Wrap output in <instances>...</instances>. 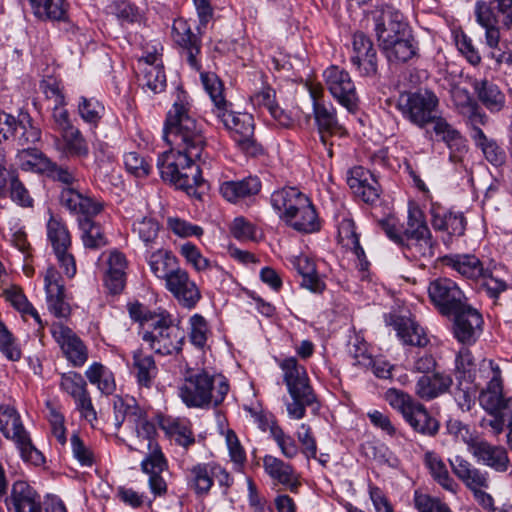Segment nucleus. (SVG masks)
I'll return each mask as SVG.
<instances>
[{
  "label": "nucleus",
  "mask_w": 512,
  "mask_h": 512,
  "mask_svg": "<svg viewBox=\"0 0 512 512\" xmlns=\"http://www.w3.org/2000/svg\"><path fill=\"white\" fill-rule=\"evenodd\" d=\"M170 145L184 146V151L165 153L162 157V179L189 197L202 200L205 181L201 169L193 158L200 156L203 146L202 136L188 138L187 141H171Z\"/></svg>",
  "instance_id": "obj_1"
},
{
  "label": "nucleus",
  "mask_w": 512,
  "mask_h": 512,
  "mask_svg": "<svg viewBox=\"0 0 512 512\" xmlns=\"http://www.w3.org/2000/svg\"><path fill=\"white\" fill-rule=\"evenodd\" d=\"M228 391L229 383L224 376L202 369L186 376L180 396L188 407L211 408L219 406Z\"/></svg>",
  "instance_id": "obj_2"
},
{
  "label": "nucleus",
  "mask_w": 512,
  "mask_h": 512,
  "mask_svg": "<svg viewBox=\"0 0 512 512\" xmlns=\"http://www.w3.org/2000/svg\"><path fill=\"white\" fill-rule=\"evenodd\" d=\"M278 365L292 399L286 404L288 416L291 419L300 420L305 417L307 407L318 404L307 370L295 357L283 358L278 361Z\"/></svg>",
  "instance_id": "obj_3"
},
{
  "label": "nucleus",
  "mask_w": 512,
  "mask_h": 512,
  "mask_svg": "<svg viewBox=\"0 0 512 512\" xmlns=\"http://www.w3.org/2000/svg\"><path fill=\"white\" fill-rule=\"evenodd\" d=\"M171 108L167 111L164 140L187 141L188 138L201 136L195 118L191 114V101L188 93L181 84H176L167 96Z\"/></svg>",
  "instance_id": "obj_4"
},
{
  "label": "nucleus",
  "mask_w": 512,
  "mask_h": 512,
  "mask_svg": "<svg viewBox=\"0 0 512 512\" xmlns=\"http://www.w3.org/2000/svg\"><path fill=\"white\" fill-rule=\"evenodd\" d=\"M477 22L485 29V40L489 48L495 49L500 42V30L512 27V0L477 1Z\"/></svg>",
  "instance_id": "obj_5"
},
{
  "label": "nucleus",
  "mask_w": 512,
  "mask_h": 512,
  "mask_svg": "<svg viewBox=\"0 0 512 512\" xmlns=\"http://www.w3.org/2000/svg\"><path fill=\"white\" fill-rule=\"evenodd\" d=\"M479 376L488 379L486 388L479 396L480 405L490 414H501L512 420V397L503 395L502 371L493 360L483 359L479 363Z\"/></svg>",
  "instance_id": "obj_6"
},
{
  "label": "nucleus",
  "mask_w": 512,
  "mask_h": 512,
  "mask_svg": "<svg viewBox=\"0 0 512 512\" xmlns=\"http://www.w3.org/2000/svg\"><path fill=\"white\" fill-rule=\"evenodd\" d=\"M157 424H160V417L150 418L145 411L133 424L137 437L148 442L149 453L141 462V470L149 476V486L155 496L160 494V447Z\"/></svg>",
  "instance_id": "obj_7"
},
{
  "label": "nucleus",
  "mask_w": 512,
  "mask_h": 512,
  "mask_svg": "<svg viewBox=\"0 0 512 512\" xmlns=\"http://www.w3.org/2000/svg\"><path fill=\"white\" fill-rule=\"evenodd\" d=\"M399 247L408 259H429L434 256L432 235L421 211H409L407 227Z\"/></svg>",
  "instance_id": "obj_8"
},
{
  "label": "nucleus",
  "mask_w": 512,
  "mask_h": 512,
  "mask_svg": "<svg viewBox=\"0 0 512 512\" xmlns=\"http://www.w3.org/2000/svg\"><path fill=\"white\" fill-rule=\"evenodd\" d=\"M0 431L16 444L24 461L34 465L44 461L42 453L32 444L19 413L11 405H0Z\"/></svg>",
  "instance_id": "obj_9"
},
{
  "label": "nucleus",
  "mask_w": 512,
  "mask_h": 512,
  "mask_svg": "<svg viewBox=\"0 0 512 512\" xmlns=\"http://www.w3.org/2000/svg\"><path fill=\"white\" fill-rule=\"evenodd\" d=\"M439 99L429 90L402 93L397 108L403 117L419 128H424L436 118Z\"/></svg>",
  "instance_id": "obj_10"
},
{
  "label": "nucleus",
  "mask_w": 512,
  "mask_h": 512,
  "mask_svg": "<svg viewBox=\"0 0 512 512\" xmlns=\"http://www.w3.org/2000/svg\"><path fill=\"white\" fill-rule=\"evenodd\" d=\"M227 106L215 116L230 133L236 145L247 155L256 156L262 149L254 139V119L248 113H236Z\"/></svg>",
  "instance_id": "obj_11"
},
{
  "label": "nucleus",
  "mask_w": 512,
  "mask_h": 512,
  "mask_svg": "<svg viewBox=\"0 0 512 512\" xmlns=\"http://www.w3.org/2000/svg\"><path fill=\"white\" fill-rule=\"evenodd\" d=\"M368 20L373 23V30L379 45L391 43L393 38L405 36L408 32V25L404 21L403 14L389 4L376 6L369 12Z\"/></svg>",
  "instance_id": "obj_12"
},
{
  "label": "nucleus",
  "mask_w": 512,
  "mask_h": 512,
  "mask_svg": "<svg viewBox=\"0 0 512 512\" xmlns=\"http://www.w3.org/2000/svg\"><path fill=\"white\" fill-rule=\"evenodd\" d=\"M325 85L331 96L348 111L356 109L358 95L350 74L338 66H330L324 71Z\"/></svg>",
  "instance_id": "obj_13"
},
{
  "label": "nucleus",
  "mask_w": 512,
  "mask_h": 512,
  "mask_svg": "<svg viewBox=\"0 0 512 512\" xmlns=\"http://www.w3.org/2000/svg\"><path fill=\"white\" fill-rule=\"evenodd\" d=\"M428 294L440 313L446 316L452 315L466 304L464 293L449 278H438L430 282Z\"/></svg>",
  "instance_id": "obj_14"
},
{
  "label": "nucleus",
  "mask_w": 512,
  "mask_h": 512,
  "mask_svg": "<svg viewBox=\"0 0 512 512\" xmlns=\"http://www.w3.org/2000/svg\"><path fill=\"white\" fill-rule=\"evenodd\" d=\"M60 204L80 220H90L103 211L104 204L98 199L74 187H64L59 196Z\"/></svg>",
  "instance_id": "obj_15"
},
{
  "label": "nucleus",
  "mask_w": 512,
  "mask_h": 512,
  "mask_svg": "<svg viewBox=\"0 0 512 512\" xmlns=\"http://www.w3.org/2000/svg\"><path fill=\"white\" fill-rule=\"evenodd\" d=\"M350 61L361 77L374 78L378 75L377 51L370 37L363 32L353 35Z\"/></svg>",
  "instance_id": "obj_16"
},
{
  "label": "nucleus",
  "mask_w": 512,
  "mask_h": 512,
  "mask_svg": "<svg viewBox=\"0 0 512 512\" xmlns=\"http://www.w3.org/2000/svg\"><path fill=\"white\" fill-rule=\"evenodd\" d=\"M51 332L63 355L73 367H82L87 362L88 348L71 328L62 323H54Z\"/></svg>",
  "instance_id": "obj_17"
},
{
  "label": "nucleus",
  "mask_w": 512,
  "mask_h": 512,
  "mask_svg": "<svg viewBox=\"0 0 512 512\" xmlns=\"http://www.w3.org/2000/svg\"><path fill=\"white\" fill-rule=\"evenodd\" d=\"M452 315L455 338L464 345L474 344L483 331L484 321L480 312L466 303Z\"/></svg>",
  "instance_id": "obj_18"
},
{
  "label": "nucleus",
  "mask_w": 512,
  "mask_h": 512,
  "mask_svg": "<svg viewBox=\"0 0 512 512\" xmlns=\"http://www.w3.org/2000/svg\"><path fill=\"white\" fill-rule=\"evenodd\" d=\"M44 284L48 310L58 318H67L71 314V307L65 300L64 283L55 267L47 268Z\"/></svg>",
  "instance_id": "obj_19"
},
{
  "label": "nucleus",
  "mask_w": 512,
  "mask_h": 512,
  "mask_svg": "<svg viewBox=\"0 0 512 512\" xmlns=\"http://www.w3.org/2000/svg\"><path fill=\"white\" fill-rule=\"evenodd\" d=\"M171 37L175 44L185 51L189 66L196 71H200L201 64L198 55L201 52V41L192 32L189 23L182 18L175 19L171 29Z\"/></svg>",
  "instance_id": "obj_20"
},
{
  "label": "nucleus",
  "mask_w": 512,
  "mask_h": 512,
  "mask_svg": "<svg viewBox=\"0 0 512 512\" xmlns=\"http://www.w3.org/2000/svg\"><path fill=\"white\" fill-rule=\"evenodd\" d=\"M431 225L436 231L445 233L450 239L465 234L467 220L462 212L452 211L438 203L430 207Z\"/></svg>",
  "instance_id": "obj_21"
},
{
  "label": "nucleus",
  "mask_w": 512,
  "mask_h": 512,
  "mask_svg": "<svg viewBox=\"0 0 512 512\" xmlns=\"http://www.w3.org/2000/svg\"><path fill=\"white\" fill-rule=\"evenodd\" d=\"M310 94L313 99V113L316 124L318 126L321 141L324 145H326L327 136L333 134H342L343 128L338 123L333 106L330 103H325L321 98V91L311 89Z\"/></svg>",
  "instance_id": "obj_22"
},
{
  "label": "nucleus",
  "mask_w": 512,
  "mask_h": 512,
  "mask_svg": "<svg viewBox=\"0 0 512 512\" xmlns=\"http://www.w3.org/2000/svg\"><path fill=\"white\" fill-rule=\"evenodd\" d=\"M431 123L433 124V131L436 136H438L450 150V161L454 163L462 161L463 156L468 151L466 139L442 116L437 115Z\"/></svg>",
  "instance_id": "obj_23"
},
{
  "label": "nucleus",
  "mask_w": 512,
  "mask_h": 512,
  "mask_svg": "<svg viewBox=\"0 0 512 512\" xmlns=\"http://www.w3.org/2000/svg\"><path fill=\"white\" fill-rule=\"evenodd\" d=\"M5 502L10 512H42L40 495L25 481L13 483Z\"/></svg>",
  "instance_id": "obj_24"
},
{
  "label": "nucleus",
  "mask_w": 512,
  "mask_h": 512,
  "mask_svg": "<svg viewBox=\"0 0 512 512\" xmlns=\"http://www.w3.org/2000/svg\"><path fill=\"white\" fill-rule=\"evenodd\" d=\"M347 183L353 193L365 203H374L380 195V185L373 174L361 167L349 171Z\"/></svg>",
  "instance_id": "obj_25"
},
{
  "label": "nucleus",
  "mask_w": 512,
  "mask_h": 512,
  "mask_svg": "<svg viewBox=\"0 0 512 512\" xmlns=\"http://www.w3.org/2000/svg\"><path fill=\"white\" fill-rule=\"evenodd\" d=\"M263 468L275 484L286 487L292 493L298 492L300 481L291 464L284 462L278 457L266 455L263 458Z\"/></svg>",
  "instance_id": "obj_26"
},
{
  "label": "nucleus",
  "mask_w": 512,
  "mask_h": 512,
  "mask_svg": "<svg viewBox=\"0 0 512 512\" xmlns=\"http://www.w3.org/2000/svg\"><path fill=\"white\" fill-rule=\"evenodd\" d=\"M449 463L453 473L470 492L479 488H490V476L487 471L476 468L461 456L449 459Z\"/></svg>",
  "instance_id": "obj_27"
},
{
  "label": "nucleus",
  "mask_w": 512,
  "mask_h": 512,
  "mask_svg": "<svg viewBox=\"0 0 512 512\" xmlns=\"http://www.w3.org/2000/svg\"><path fill=\"white\" fill-rule=\"evenodd\" d=\"M478 461L497 472H506L510 459L503 446L492 445L484 439H478L469 451Z\"/></svg>",
  "instance_id": "obj_28"
},
{
  "label": "nucleus",
  "mask_w": 512,
  "mask_h": 512,
  "mask_svg": "<svg viewBox=\"0 0 512 512\" xmlns=\"http://www.w3.org/2000/svg\"><path fill=\"white\" fill-rule=\"evenodd\" d=\"M450 96L456 110L469 120L471 127L485 124V114L481 112L478 103L466 87L456 83L451 84Z\"/></svg>",
  "instance_id": "obj_29"
},
{
  "label": "nucleus",
  "mask_w": 512,
  "mask_h": 512,
  "mask_svg": "<svg viewBox=\"0 0 512 512\" xmlns=\"http://www.w3.org/2000/svg\"><path fill=\"white\" fill-rule=\"evenodd\" d=\"M452 384V377L442 372L423 375L415 384V394L422 400L431 401L447 393Z\"/></svg>",
  "instance_id": "obj_30"
},
{
  "label": "nucleus",
  "mask_w": 512,
  "mask_h": 512,
  "mask_svg": "<svg viewBox=\"0 0 512 512\" xmlns=\"http://www.w3.org/2000/svg\"><path fill=\"white\" fill-rule=\"evenodd\" d=\"M162 430L168 439L185 450L195 443L191 422L187 418L162 416Z\"/></svg>",
  "instance_id": "obj_31"
},
{
  "label": "nucleus",
  "mask_w": 512,
  "mask_h": 512,
  "mask_svg": "<svg viewBox=\"0 0 512 512\" xmlns=\"http://www.w3.org/2000/svg\"><path fill=\"white\" fill-rule=\"evenodd\" d=\"M446 267L467 279L477 280L483 275L485 267L474 254H452L442 258Z\"/></svg>",
  "instance_id": "obj_32"
},
{
  "label": "nucleus",
  "mask_w": 512,
  "mask_h": 512,
  "mask_svg": "<svg viewBox=\"0 0 512 512\" xmlns=\"http://www.w3.org/2000/svg\"><path fill=\"white\" fill-rule=\"evenodd\" d=\"M107 264L108 270L104 278L105 286L111 294H119L126 284V258L122 253L112 251L109 254Z\"/></svg>",
  "instance_id": "obj_33"
},
{
  "label": "nucleus",
  "mask_w": 512,
  "mask_h": 512,
  "mask_svg": "<svg viewBox=\"0 0 512 512\" xmlns=\"http://www.w3.org/2000/svg\"><path fill=\"white\" fill-rule=\"evenodd\" d=\"M338 240L339 243L346 248L353 251L354 255L359 261L361 270H367L369 262L366 254L359 242V234L356 231L355 223L350 218H343L338 226Z\"/></svg>",
  "instance_id": "obj_34"
},
{
  "label": "nucleus",
  "mask_w": 512,
  "mask_h": 512,
  "mask_svg": "<svg viewBox=\"0 0 512 512\" xmlns=\"http://www.w3.org/2000/svg\"><path fill=\"white\" fill-rule=\"evenodd\" d=\"M284 220L295 230L303 233H313L320 229V222L316 210L308 198L291 215Z\"/></svg>",
  "instance_id": "obj_35"
},
{
  "label": "nucleus",
  "mask_w": 512,
  "mask_h": 512,
  "mask_svg": "<svg viewBox=\"0 0 512 512\" xmlns=\"http://www.w3.org/2000/svg\"><path fill=\"white\" fill-rule=\"evenodd\" d=\"M471 138L491 165L501 167L505 164L507 159L505 150L496 140L488 138L478 125L471 127Z\"/></svg>",
  "instance_id": "obj_36"
},
{
  "label": "nucleus",
  "mask_w": 512,
  "mask_h": 512,
  "mask_svg": "<svg viewBox=\"0 0 512 512\" xmlns=\"http://www.w3.org/2000/svg\"><path fill=\"white\" fill-rule=\"evenodd\" d=\"M308 197L296 187H284L271 195V205L284 219L304 203Z\"/></svg>",
  "instance_id": "obj_37"
},
{
  "label": "nucleus",
  "mask_w": 512,
  "mask_h": 512,
  "mask_svg": "<svg viewBox=\"0 0 512 512\" xmlns=\"http://www.w3.org/2000/svg\"><path fill=\"white\" fill-rule=\"evenodd\" d=\"M294 269L302 277L301 286L313 293H322L325 283L320 279L315 262L307 255L301 254L290 259Z\"/></svg>",
  "instance_id": "obj_38"
},
{
  "label": "nucleus",
  "mask_w": 512,
  "mask_h": 512,
  "mask_svg": "<svg viewBox=\"0 0 512 512\" xmlns=\"http://www.w3.org/2000/svg\"><path fill=\"white\" fill-rule=\"evenodd\" d=\"M217 466L211 463H198L188 470V486L197 496H205L214 484Z\"/></svg>",
  "instance_id": "obj_39"
},
{
  "label": "nucleus",
  "mask_w": 512,
  "mask_h": 512,
  "mask_svg": "<svg viewBox=\"0 0 512 512\" xmlns=\"http://www.w3.org/2000/svg\"><path fill=\"white\" fill-rule=\"evenodd\" d=\"M180 321L162 311V355L179 352L185 338Z\"/></svg>",
  "instance_id": "obj_40"
},
{
  "label": "nucleus",
  "mask_w": 512,
  "mask_h": 512,
  "mask_svg": "<svg viewBox=\"0 0 512 512\" xmlns=\"http://www.w3.org/2000/svg\"><path fill=\"white\" fill-rule=\"evenodd\" d=\"M388 61L394 63H405L411 60L417 54V47L409 31L405 36L395 37L391 43L380 45Z\"/></svg>",
  "instance_id": "obj_41"
},
{
  "label": "nucleus",
  "mask_w": 512,
  "mask_h": 512,
  "mask_svg": "<svg viewBox=\"0 0 512 512\" xmlns=\"http://www.w3.org/2000/svg\"><path fill=\"white\" fill-rule=\"evenodd\" d=\"M261 189V182L257 177H247L238 181H226L220 186L221 195L229 202L256 195Z\"/></svg>",
  "instance_id": "obj_42"
},
{
  "label": "nucleus",
  "mask_w": 512,
  "mask_h": 512,
  "mask_svg": "<svg viewBox=\"0 0 512 512\" xmlns=\"http://www.w3.org/2000/svg\"><path fill=\"white\" fill-rule=\"evenodd\" d=\"M397 336L406 345L423 347L428 343V338L422 327L409 317L397 316L393 321Z\"/></svg>",
  "instance_id": "obj_43"
},
{
  "label": "nucleus",
  "mask_w": 512,
  "mask_h": 512,
  "mask_svg": "<svg viewBox=\"0 0 512 512\" xmlns=\"http://www.w3.org/2000/svg\"><path fill=\"white\" fill-rule=\"evenodd\" d=\"M473 88L480 102L491 112H498L505 106V95L499 87L487 80H474Z\"/></svg>",
  "instance_id": "obj_44"
},
{
  "label": "nucleus",
  "mask_w": 512,
  "mask_h": 512,
  "mask_svg": "<svg viewBox=\"0 0 512 512\" xmlns=\"http://www.w3.org/2000/svg\"><path fill=\"white\" fill-rule=\"evenodd\" d=\"M424 464L428 468L432 478L445 490L457 492L458 484L450 476L442 458L433 451L424 454Z\"/></svg>",
  "instance_id": "obj_45"
},
{
  "label": "nucleus",
  "mask_w": 512,
  "mask_h": 512,
  "mask_svg": "<svg viewBox=\"0 0 512 512\" xmlns=\"http://www.w3.org/2000/svg\"><path fill=\"white\" fill-rule=\"evenodd\" d=\"M34 15L40 20L64 21L68 4L65 0H29Z\"/></svg>",
  "instance_id": "obj_46"
},
{
  "label": "nucleus",
  "mask_w": 512,
  "mask_h": 512,
  "mask_svg": "<svg viewBox=\"0 0 512 512\" xmlns=\"http://www.w3.org/2000/svg\"><path fill=\"white\" fill-rule=\"evenodd\" d=\"M18 165L23 171L45 174L52 166V161L36 148H24L17 154Z\"/></svg>",
  "instance_id": "obj_47"
},
{
  "label": "nucleus",
  "mask_w": 512,
  "mask_h": 512,
  "mask_svg": "<svg viewBox=\"0 0 512 512\" xmlns=\"http://www.w3.org/2000/svg\"><path fill=\"white\" fill-rule=\"evenodd\" d=\"M85 376L91 384L96 385L98 390L105 395H111L116 390L114 374L100 362L92 363L85 371Z\"/></svg>",
  "instance_id": "obj_48"
},
{
  "label": "nucleus",
  "mask_w": 512,
  "mask_h": 512,
  "mask_svg": "<svg viewBox=\"0 0 512 512\" xmlns=\"http://www.w3.org/2000/svg\"><path fill=\"white\" fill-rule=\"evenodd\" d=\"M406 422L418 433L433 437L439 431V422L433 418L423 404H419L406 418Z\"/></svg>",
  "instance_id": "obj_49"
},
{
  "label": "nucleus",
  "mask_w": 512,
  "mask_h": 512,
  "mask_svg": "<svg viewBox=\"0 0 512 512\" xmlns=\"http://www.w3.org/2000/svg\"><path fill=\"white\" fill-rule=\"evenodd\" d=\"M200 78L213 103L212 113L214 115L224 111L227 106H232V104L225 99L223 95V83L215 73L202 72Z\"/></svg>",
  "instance_id": "obj_50"
},
{
  "label": "nucleus",
  "mask_w": 512,
  "mask_h": 512,
  "mask_svg": "<svg viewBox=\"0 0 512 512\" xmlns=\"http://www.w3.org/2000/svg\"><path fill=\"white\" fill-rule=\"evenodd\" d=\"M477 364L468 348H461L455 358V377L459 386L463 382L473 384L476 380Z\"/></svg>",
  "instance_id": "obj_51"
},
{
  "label": "nucleus",
  "mask_w": 512,
  "mask_h": 512,
  "mask_svg": "<svg viewBox=\"0 0 512 512\" xmlns=\"http://www.w3.org/2000/svg\"><path fill=\"white\" fill-rule=\"evenodd\" d=\"M47 238L54 253L68 250L71 246V235L66 224L55 217H50L47 222Z\"/></svg>",
  "instance_id": "obj_52"
},
{
  "label": "nucleus",
  "mask_w": 512,
  "mask_h": 512,
  "mask_svg": "<svg viewBox=\"0 0 512 512\" xmlns=\"http://www.w3.org/2000/svg\"><path fill=\"white\" fill-rule=\"evenodd\" d=\"M3 295L6 301L18 310L23 316L30 315L34 318L40 328H43V322L37 310L28 301L27 297L23 293L22 289L18 286H12L3 291Z\"/></svg>",
  "instance_id": "obj_53"
},
{
  "label": "nucleus",
  "mask_w": 512,
  "mask_h": 512,
  "mask_svg": "<svg viewBox=\"0 0 512 512\" xmlns=\"http://www.w3.org/2000/svg\"><path fill=\"white\" fill-rule=\"evenodd\" d=\"M63 140V152L71 157H86L89 148L80 130L76 127L68 128L60 133Z\"/></svg>",
  "instance_id": "obj_54"
},
{
  "label": "nucleus",
  "mask_w": 512,
  "mask_h": 512,
  "mask_svg": "<svg viewBox=\"0 0 512 512\" xmlns=\"http://www.w3.org/2000/svg\"><path fill=\"white\" fill-rule=\"evenodd\" d=\"M79 227L82 231V241L86 248L99 249L107 244L102 227L93 219L80 220Z\"/></svg>",
  "instance_id": "obj_55"
},
{
  "label": "nucleus",
  "mask_w": 512,
  "mask_h": 512,
  "mask_svg": "<svg viewBox=\"0 0 512 512\" xmlns=\"http://www.w3.org/2000/svg\"><path fill=\"white\" fill-rule=\"evenodd\" d=\"M134 366L140 385L150 387L151 380L157 376L158 369L152 356L137 352L134 355Z\"/></svg>",
  "instance_id": "obj_56"
},
{
  "label": "nucleus",
  "mask_w": 512,
  "mask_h": 512,
  "mask_svg": "<svg viewBox=\"0 0 512 512\" xmlns=\"http://www.w3.org/2000/svg\"><path fill=\"white\" fill-rule=\"evenodd\" d=\"M385 400L392 408L399 411L404 419L420 404L408 393L395 388H390L386 391Z\"/></svg>",
  "instance_id": "obj_57"
},
{
  "label": "nucleus",
  "mask_w": 512,
  "mask_h": 512,
  "mask_svg": "<svg viewBox=\"0 0 512 512\" xmlns=\"http://www.w3.org/2000/svg\"><path fill=\"white\" fill-rule=\"evenodd\" d=\"M270 436L277 444L281 451V454L287 459L295 458L300 449L295 439L288 433H286L282 427L277 424L270 426Z\"/></svg>",
  "instance_id": "obj_58"
},
{
  "label": "nucleus",
  "mask_w": 512,
  "mask_h": 512,
  "mask_svg": "<svg viewBox=\"0 0 512 512\" xmlns=\"http://www.w3.org/2000/svg\"><path fill=\"white\" fill-rule=\"evenodd\" d=\"M143 411L144 410L137 405L133 399L126 401L122 397H116L114 401L116 427H121L125 420L134 424Z\"/></svg>",
  "instance_id": "obj_59"
},
{
  "label": "nucleus",
  "mask_w": 512,
  "mask_h": 512,
  "mask_svg": "<svg viewBox=\"0 0 512 512\" xmlns=\"http://www.w3.org/2000/svg\"><path fill=\"white\" fill-rule=\"evenodd\" d=\"M168 291L182 307L187 309H193L201 299L199 288L190 280L185 286L169 287Z\"/></svg>",
  "instance_id": "obj_60"
},
{
  "label": "nucleus",
  "mask_w": 512,
  "mask_h": 512,
  "mask_svg": "<svg viewBox=\"0 0 512 512\" xmlns=\"http://www.w3.org/2000/svg\"><path fill=\"white\" fill-rule=\"evenodd\" d=\"M59 387L62 392L68 394L72 399L88 390L84 377L76 372L69 371L60 376Z\"/></svg>",
  "instance_id": "obj_61"
},
{
  "label": "nucleus",
  "mask_w": 512,
  "mask_h": 512,
  "mask_svg": "<svg viewBox=\"0 0 512 512\" xmlns=\"http://www.w3.org/2000/svg\"><path fill=\"white\" fill-rule=\"evenodd\" d=\"M157 56L150 54L143 60H140V64L143 63L146 66L142 69V76L140 78L141 86L143 89H148L152 94H157L158 79L160 75V67L154 65Z\"/></svg>",
  "instance_id": "obj_62"
},
{
  "label": "nucleus",
  "mask_w": 512,
  "mask_h": 512,
  "mask_svg": "<svg viewBox=\"0 0 512 512\" xmlns=\"http://www.w3.org/2000/svg\"><path fill=\"white\" fill-rule=\"evenodd\" d=\"M210 329L206 319L200 314H194L190 318V341L198 347L203 348L206 345Z\"/></svg>",
  "instance_id": "obj_63"
},
{
  "label": "nucleus",
  "mask_w": 512,
  "mask_h": 512,
  "mask_svg": "<svg viewBox=\"0 0 512 512\" xmlns=\"http://www.w3.org/2000/svg\"><path fill=\"white\" fill-rule=\"evenodd\" d=\"M70 442L72 454L81 466L91 467L96 463L94 451L90 446L84 443L77 433L71 436Z\"/></svg>",
  "instance_id": "obj_64"
}]
</instances>
